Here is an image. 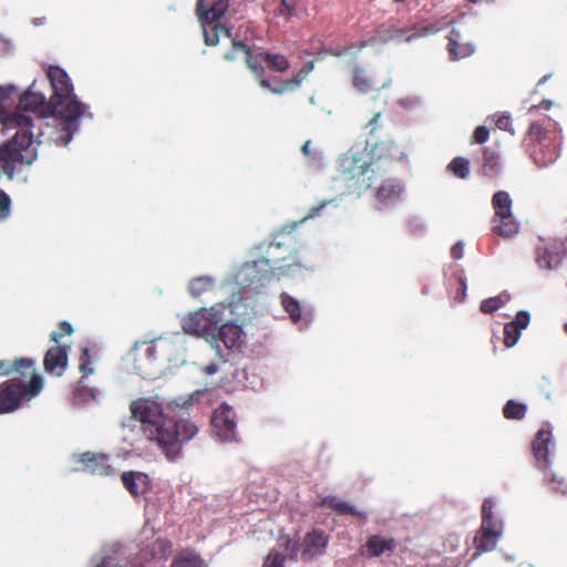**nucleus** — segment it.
I'll return each mask as SVG.
<instances>
[{
	"mask_svg": "<svg viewBox=\"0 0 567 567\" xmlns=\"http://www.w3.org/2000/svg\"><path fill=\"white\" fill-rule=\"evenodd\" d=\"M32 84L19 99L17 110L7 118V125L16 127L17 132L9 141L0 146V163L3 174L12 181L23 165H31L38 157L35 144L42 135L43 120L55 115L62 125L59 136L61 145L65 146L78 131V121L85 113V105L80 101H71L69 105L59 109L52 105V99L34 91Z\"/></svg>",
	"mask_w": 567,
	"mask_h": 567,
	"instance_id": "obj_1",
	"label": "nucleus"
},
{
	"mask_svg": "<svg viewBox=\"0 0 567 567\" xmlns=\"http://www.w3.org/2000/svg\"><path fill=\"white\" fill-rule=\"evenodd\" d=\"M130 412L132 419L141 423L145 436L156 444L169 462L182 458L183 445L199 432L198 425L189 419H165L163 404L152 398L133 400Z\"/></svg>",
	"mask_w": 567,
	"mask_h": 567,
	"instance_id": "obj_2",
	"label": "nucleus"
},
{
	"mask_svg": "<svg viewBox=\"0 0 567 567\" xmlns=\"http://www.w3.org/2000/svg\"><path fill=\"white\" fill-rule=\"evenodd\" d=\"M405 151L394 141L374 142L371 150L351 147L338 159V176L347 183L348 189L361 194L383 181L385 164L402 161Z\"/></svg>",
	"mask_w": 567,
	"mask_h": 567,
	"instance_id": "obj_3",
	"label": "nucleus"
},
{
	"mask_svg": "<svg viewBox=\"0 0 567 567\" xmlns=\"http://www.w3.org/2000/svg\"><path fill=\"white\" fill-rule=\"evenodd\" d=\"M296 244V237L290 231L276 234L267 246L266 256L252 261L249 266L254 272H260L254 276L257 281L269 282L276 274L295 276L303 269H310L308 262L298 256Z\"/></svg>",
	"mask_w": 567,
	"mask_h": 567,
	"instance_id": "obj_4",
	"label": "nucleus"
},
{
	"mask_svg": "<svg viewBox=\"0 0 567 567\" xmlns=\"http://www.w3.org/2000/svg\"><path fill=\"white\" fill-rule=\"evenodd\" d=\"M188 330L194 331L196 334H205L207 342L216 350V355L224 362L227 360L223 353L220 343L227 350L240 347L243 342V330L238 324L227 322L219 328L210 327V321L204 313H195L190 317L188 322Z\"/></svg>",
	"mask_w": 567,
	"mask_h": 567,
	"instance_id": "obj_5",
	"label": "nucleus"
},
{
	"mask_svg": "<svg viewBox=\"0 0 567 567\" xmlns=\"http://www.w3.org/2000/svg\"><path fill=\"white\" fill-rule=\"evenodd\" d=\"M28 378V382H24L25 378L16 377L0 383V414L12 413L23 400H32L40 394L43 389L42 377L35 371Z\"/></svg>",
	"mask_w": 567,
	"mask_h": 567,
	"instance_id": "obj_6",
	"label": "nucleus"
},
{
	"mask_svg": "<svg viewBox=\"0 0 567 567\" xmlns=\"http://www.w3.org/2000/svg\"><path fill=\"white\" fill-rule=\"evenodd\" d=\"M549 118L532 123L527 135L534 144L532 156L538 167H546L559 157L560 135L556 130H549Z\"/></svg>",
	"mask_w": 567,
	"mask_h": 567,
	"instance_id": "obj_7",
	"label": "nucleus"
},
{
	"mask_svg": "<svg viewBox=\"0 0 567 567\" xmlns=\"http://www.w3.org/2000/svg\"><path fill=\"white\" fill-rule=\"evenodd\" d=\"M214 434L225 443L238 442L237 414L234 408L227 403L218 405L210 417Z\"/></svg>",
	"mask_w": 567,
	"mask_h": 567,
	"instance_id": "obj_8",
	"label": "nucleus"
},
{
	"mask_svg": "<svg viewBox=\"0 0 567 567\" xmlns=\"http://www.w3.org/2000/svg\"><path fill=\"white\" fill-rule=\"evenodd\" d=\"M48 79L51 83L53 94L51 95L52 105L63 109L71 101H78L73 95V85L66 72L60 66H50L48 70Z\"/></svg>",
	"mask_w": 567,
	"mask_h": 567,
	"instance_id": "obj_9",
	"label": "nucleus"
},
{
	"mask_svg": "<svg viewBox=\"0 0 567 567\" xmlns=\"http://www.w3.org/2000/svg\"><path fill=\"white\" fill-rule=\"evenodd\" d=\"M246 56L247 68L256 75L259 81L265 75V68L260 64L258 56H255L251 48L241 40L231 39V48L223 54V59L227 62H233L237 59L239 53Z\"/></svg>",
	"mask_w": 567,
	"mask_h": 567,
	"instance_id": "obj_10",
	"label": "nucleus"
},
{
	"mask_svg": "<svg viewBox=\"0 0 567 567\" xmlns=\"http://www.w3.org/2000/svg\"><path fill=\"white\" fill-rule=\"evenodd\" d=\"M69 346L55 344L47 350L43 358L44 371L61 377L68 368Z\"/></svg>",
	"mask_w": 567,
	"mask_h": 567,
	"instance_id": "obj_11",
	"label": "nucleus"
},
{
	"mask_svg": "<svg viewBox=\"0 0 567 567\" xmlns=\"http://www.w3.org/2000/svg\"><path fill=\"white\" fill-rule=\"evenodd\" d=\"M553 433L549 429H540L532 443V450L535 458V466L539 471H547L549 461V444L551 443Z\"/></svg>",
	"mask_w": 567,
	"mask_h": 567,
	"instance_id": "obj_12",
	"label": "nucleus"
},
{
	"mask_svg": "<svg viewBox=\"0 0 567 567\" xmlns=\"http://www.w3.org/2000/svg\"><path fill=\"white\" fill-rule=\"evenodd\" d=\"M329 542L328 535L321 530L313 528L307 533L301 542V559L309 560L321 555Z\"/></svg>",
	"mask_w": 567,
	"mask_h": 567,
	"instance_id": "obj_13",
	"label": "nucleus"
},
{
	"mask_svg": "<svg viewBox=\"0 0 567 567\" xmlns=\"http://www.w3.org/2000/svg\"><path fill=\"white\" fill-rule=\"evenodd\" d=\"M80 462L83 465L82 470L92 475L109 476L114 473L106 454L85 452L81 454Z\"/></svg>",
	"mask_w": 567,
	"mask_h": 567,
	"instance_id": "obj_14",
	"label": "nucleus"
},
{
	"mask_svg": "<svg viewBox=\"0 0 567 567\" xmlns=\"http://www.w3.org/2000/svg\"><path fill=\"white\" fill-rule=\"evenodd\" d=\"M35 360L31 358H16L14 360H0V377L17 375L28 378L35 372Z\"/></svg>",
	"mask_w": 567,
	"mask_h": 567,
	"instance_id": "obj_15",
	"label": "nucleus"
},
{
	"mask_svg": "<svg viewBox=\"0 0 567 567\" xmlns=\"http://www.w3.org/2000/svg\"><path fill=\"white\" fill-rule=\"evenodd\" d=\"M121 481L126 491L134 497L145 495L151 489L150 476L143 472H123Z\"/></svg>",
	"mask_w": 567,
	"mask_h": 567,
	"instance_id": "obj_16",
	"label": "nucleus"
},
{
	"mask_svg": "<svg viewBox=\"0 0 567 567\" xmlns=\"http://www.w3.org/2000/svg\"><path fill=\"white\" fill-rule=\"evenodd\" d=\"M381 173H383V181H379L372 187L377 189V200L382 205H386L399 199L403 192V186L398 179H386V171H381Z\"/></svg>",
	"mask_w": 567,
	"mask_h": 567,
	"instance_id": "obj_17",
	"label": "nucleus"
},
{
	"mask_svg": "<svg viewBox=\"0 0 567 567\" xmlns=\"http://www.w3.org/2000/svg\"><path fill=\"white\" fill-rule=\"evenodd\" d=\"M229 7V0H217L209 8H206L205 0H197L196 14L202 24H212L220 22Z\"/></svg>",
	"mask_w": 567,
	"mask_h": 567,
	"instance_id": "obj_18",
	"label": "nucleus"
},
{
	"mask_svg": "<svg viewBox=\"0 0 567 567\" xmlns=\"http://www.w3.org/2000/svg\"><path fill=\"white\" fill-rule=\"evenodd\" d=\"M398 547V542L390 537L386 538L381 535H372L368 538L362 555L368 558L380 557L386 553H393Z\"/></svg>",
	"mask_w": 567,
	"mask_h": 567,
	"instance_id": "obj_19",
	"label": "nucleus"
},
{
	"mask_svg": "<svg viewBox=\"0 0 567 567\" xmlns=\"http://www.w3.org/2000/svg\"><path fill=\"white\" fill-rule=\"evenodd\" d=\"M386 39L398 43L411 42L423 35L432 34L435 32L434 28L431 27H413V28H388L385 30Z\"/></svg>",
	"mask_w": 567,
	"mask_h": 567,
	"instance_id": "obj_20",
	"label": "nucleus"
},
{
	"mask_svg": "<svg viewBox=\"0 0 567 567\" xmlns=\"http://www.w3.org/2000/svg\"><path fill=\"white\" fill-rule=\"evenodd\" d=\"M502 535L503 529L480 527L473 540L476 555L494 550Z\"/></svg>",
	"mask_w": 567,
	"mask_h": 567,
	"instance_id": "obj_21",
	"label": "nucleus"
},
{
	"mask_svg": "<svg viewBox=\"0 0 567 567\" xmlns=\"http://www.w3.org/2000/svg\"><path fill=\"white\" fill-rule=\"evenodd\" d=\"M308 75L309 73L301 68L292 78L281 81L279 85L276 86H272L265 75H262L259 80V85L264 89H268L274 94H284L285 92L298 89Z\"/></svg>",
	"mask_w": 567,
	"mask_h": 567,
	"instance_id": "obj_22",
	"label": "nucleus"
},
{
	"mask_svg": "<svg viewBox=\"0 0 567 567\" xmlns=\"http://www.w3.org/2000/svg\"><path fill=\"white\" fill-rule=\"evenodd\" d=\"M258 56L260 64L265 63V70L268 69L271 72L285 73L290 69V62L288 58L278 52H259L255 54Z\"/></svg>",
	"mask_w": 567,
	"mask_h": 567,
	"instance_id": "obj_23",
	"label": "nucleus"
},
{
	"mask_svg": "<svg viewBox=\"0 0 567 567\" xmlns=\"http://www.w3.org/2000/svg\"><path fill=\"white\" fill-rule=\"evenodd\" d=\"M202 25L204 30V41L207 45H217L221 37L231 39L230 27H227L220 22H212V24Z\"/></svg>",
	"mask_w": 567,
	"mask_h": 567,
	"instance_id": "obj_24",
	"label": "nucleus"
},
{
	"mask_svg": "<svg viewBox=\"0 0 567 567\" xmlns=\"http://www.w3.org/2000/svg\"><path fill=\"white\" fill-rule=\"evenodd\" d=\"M458 37H460V33L455 29H453L451 31L450 37H449L447 52H449L450 59L453 61L467 58L474 52V48L472 44L458 43V41H457Z\"/></svg>",
	"mask_w": 567,
	"mask_h": 567,
	"instance_id": "obj_25",
	"label": "nucleus"
},
{
	"mask_svg": "<svg viewBox=\"0 0 567 567\" xmlns=\"http://www.w3.org/2000/svg\"><path fill=\"white\" fill-rule=\"evenodd\" d=\"M492 205L495 213L493 218H509L513 216V200L507 192H496L492 197Z\"/></svg>",
	"mask_w": 567,
	"mask_h": 567,
	"instance_id": "obj_26",
	"label": "nucleus"
},
{
	"mask_svg": "<svg viewBox=\"0 0 567 567\" xmlns=\"http://www.w3.org/2000/svg\"><path fill=\"white\" fill-rule=\"evenodd\" d=\"M519 230V224L511 216L509 218H493L492 231L503 238H511Z\"/></svg>",
	"mask_w": 567,
	"mask_h": 567,
	"instance_id": "obj_27",
	"label": "nucleus"
},
{
	"mask_svg": "<svg viewBox=\"0 0 567 567\" xmlns=\"http://www.w3.org/2000/svg\"><path fill=\"white\" fill-rule=\"evenodd\" d=\"M319 505L322 507H329L340 515H352V516L360 515L354 506H352L349 503L338 498L337 496H332V495L324 496L320 501Z\"/></svg>",
	"mask_w": 567,
	"mask_h": 567,
	"instance_id": "obj_28",
	"label": "nucleus"
},
{
	"mask_svg": "<svg viewBox=\"0 0 567 567\" xmlns=\"http://www.w3.org/2000/svg\"><path fill=\"white\" fill-rule=\"evenodd\" d=\"M495 502L492 498H486L482 505V524L484 528L503 529V522L494 515Z\"/></svg>",
	"mask_w": 567,
	"mask_h": 567,
	"instance_id": "obj_29",
	"label": "nucleus"
},
{
	"mask_svg": "<svg viewBox=\"0 0 567 567\" xmlns=\"http://www.w3.org/2000/svg\"><path fill=\"white\" fill-rule=\"evenodd\" d=\"M353 87L360 93L367 94L374 87L372 78L362 68H354L351 76Z\"/></svg>",
	"mask_w": 567,
	"mask_h": 567,
	"instance_id": "obj_30",
	"label": "nucleus"
},
{
	"mask_svg": "<svg viewBox=\"0 0 567 567\" xmlns=\"http://www.w3.org/2000/svg\"><path fill=\"white\" fill-rule=\"evenodd\" d=\"M499 172V155L495 151L485 147L483 151L482 173L485 176L492 177Z\"/></svg>",
	"mask_w": 567,
	"mask_h": 567,
	"instance_id": "obj_31",
	"label": "nucleus"
},
{
	"mask_svg": "<svg viewBox=\"0 0 567 567\" xmlns=\"http://www.w3.org/2000/svg\"><path fill=\"white\" fill-rule=\"evenodd\" d=\"M214 288V279L208 276H200L194 278L188 284V292L193 297H199L205 292L213 290Z\"/></svg>",
	"mask_w": 567,
	"mask_h": 567,
	"instance_id": "obj_32",
	"label": "nucleus"
},
{
	"mask_svg": "<svg viewBox=\"0 0 567 567\" xmlns=\"http://www.w3.org/2000/svg\"><path fill=\"white\" fill-rule=\"evenodd\" d=\"M172 567H203V559L194 550H185L173 559Z\"/></svg>",
	"mask_w": 567,
	"mask_h": 567,
	"instance_id": "obj_33",
	"label": "nucleus"
},
{
	"mask_svg": "<svg viewBox=\"0 0 567 567\" xmlns=\"http://www.w3.org/2000/svg\"><path fill=\"white\" fill-rule=\"evenodd\" d=\"M280 300L290 319L293 322H298L301 319V308L299 301L286 292L280 295Z\"/></svg>",
	"mask_w": 567,
	"mask_h": 567,
	"instance_id": "obj_34",
	"label": "nucleus"
},
{
	"mask_svg": "<svg viewBox=\"0 0 567 567\" xmlns=\"http://www.w3.org/2000/svg\"><path fill=\"white\" fill-rule=\"evenodd\" d=\"M447 171L455 177L465 179L470 175V161L465 157H454L447 165Z\"/></svg>",
	"mask_w": 567,
	"mask_h": 567,
	"instance_id": "obj_35",
	"label": "nucleus"
},
{
	"mask_svg": "<svg viewBox=\"0 0 567 567\" xmlns=\"http://www.w3.org/2000/svg\"><path fill=\"white\" fill-rule=\"evenodd\" d=\"M527 406L524 403L508 400L503 408V415L507 420H522L525 417Z\"/></svg>",
	"mask_w": 567,
	"mask_h": 567,
	"instance_id": "obj_36",
	"label": "nucleus"
},
{
	"mask_svg": "<svg viewBox=\"0 0 567 567\" xmlns=\"http://www.w3.org/2000/svg\"><path fill=\"white\" fill-rule=\"evenodd\" d=\"M509 297L507 295H499L496 297L484 299L481 302L480 309L483 313L491 315L502 307L508 301Z\"/></svg>",
	"mask_w": 567,
	"mask_h": 567,
	"instance_id": "obj_37",
	"label": "nucleus"
},
{
	"mask_svg": "<svg viewBox=\"0 0 567 567\" xmlns=\"http://www.w3.org/2000/svg\"><path fill=\"white\" fill-rule=\"evenodd\" d=\"M99 392L95 388H89L84 384V380H80L73 391V398L76 402L85 403L89 400L96 399Z\"/></svg>",
	"mask_w": 567,
	"mask_h": 567,
	"instance_id": "obj_38",
	"label": "nucleus"
},
{
	"mask_svg": "<svg viewBox=\"0 0 567 567\" xmlns=\"http://www.w3.org/2000/svg\"><path fill=\"white\" fill-rule=\"evenodd\" d=\"M546 485L554 493L566 496L567 495V481L563 476H558L555 473H549L544 478Z\"/></svg>",
	"mask_w": 567,
	"mask_h": 567,
	"instance_id": "obj_39",
	"label": "nucleus"
},
{
	"mask_svg": "<svg viewBox=\"0 0 567 567\" xmlns=\"http://www.w3.org/2000/svg\"><path fill=\"white\" fill-rule=\"evenodd\" d=\"M299 12V2L298 0H280L279 7L277 9V14L282 16L286 21H290L292 18L297 17Z\"/></svg>",
	"mask_w": 567,
	"mask_h": 567,
	"instance_id": "obj_40",
	"label": "nucleus"
},
{
	"mask_svg": "<svg viewBox=\"0 0 567 567\" xmlns=\"http://www.w3.org/2000/svg\"><path fill=\"white\" fill-rule=\"evenodd\" d=\"M79 370L82 374L80 380H84L90 374L94 373L92 365L91 351L89 348H83L79 358Z\"/></svg>",
	"mask_w": 567,
	"mask_h": 567,
	"instance_id": "obj_41",
	"label": "nucleus"
},
{
	"mask_svg": "<svg viewBox=\"0 0 567 567\" xmlns=\"http://www.w3.org/2000/svg\"><path fill=\"white\" fill-rule=\"evenodd\" d=\"M522 331L514 323L507 322L504 326V344L506 348L514 347L520 338Z\"/></svg>",
	"mask_w": 567,
	"mask_h": 567,
	"instance_id": "obj_42",
	"label": "nucleus"
},
{
	"mask_svg": "<svg viewBox=\"0 0 567 567\" xmlns=\"http://www.w3.org/2000/svg\"><path fill=\"white\" fill-rule=\"evenodd\" d=\"M17 94V89L12 85L0 86V109L10 106V104L13 102V96Z\"/></svg>",
	"mask_w": 567,
	"mask_h": 567,
	"instance_id": "obj_43",
	"label": "nucleus"
},
{
	"mask_svg": "<svg viewBox=\"0 0 567 567\" xmlns=\"http://www.w3.org/2000/svg\"><path fill=\"white\" fill-rule=\"evenodd\" d=\"M72 333H73L72 326L68 321H61L59 323V330L51 332L50 339L55 344H59L62 337L70 336Z\"/></svg>",
	"mask_w": 567,
	"mask_h": 567,
	"instance_id": "obj_44",
	"label": "nucleus"
},
{
	"mask_svg": "<svg viewBox=\"0 0 567 567\" xmlns=\"http://www.w3.org/2000/svg\"><path fill=\"white\" fill-rule=\"evenodd\" d=\"M285 557L278 551H270L265 558L262 567H285Z\"/></svg>",
	"mask_w": 567,
	"mask_h": 567,
	"instance_id": "obj_45",
	"label": "nucleus"
},
{
	"mask_svg": "<svg viewBox=\"0 0 567 567\" xmlns=\"http://www.w3.org/2000/svg\"><path fill=\"white\" fill-rule=\"evenodd\" d=\"M11 199L9 195L0 189V219H4L10 215Z\"/></svg>",
	"mask_w": 567,
	"mask_h": 567,
	"instance_id": "obj_46",
	"label": "nucleus"
},
{
	"mask_svg": "<svg viewBox=\"0 0 567 567\" xmlns=\"http://www.w3.org/2000/svg\"><path fill=\"white\" fill-rule=\"evenodd\" d=\"M381 112H377L373 115V117L367 123L365 130L371 137L377 135L379 128H382L383 125L381 123Z\"/></svg>",
	"mask_w": 567,
	"mask_h": 567,
	"instance_id": "obj_47",
	"label": "nucleus"
},
{
	"mask_svg": "<svg viewBox=\"0 0 567 567\" xmlns=\"http://www.w3.org/2000/svg\"><path fill=\"white\" fill-rule=\"evenodd\" d=\"M285 549L288 551V557L290 559H297L298 554H301V543L291 538H287L285 543Z\"/></svg>",
	"mask_w": 567,
	"mask_h": 567,
	"instance_id": "obj_48",
	"label": "nucleus"
},
{
	"mask_svg": "<svg viewBox=\"0 0 567 567\" xmlns=\"http://www.w3.org/2000/svg\"><path fill=\"white\" fill-rule=\"evenodd\" d=\"M301 152L306 157H309L312 162H320L321 161V152L317 150H311V141L308 140L303 143L301 147Z\"/></svg>",
	"mask_w": 567,
	"mask_h": 567,
	"instance_id": "obj_49",
	"label": "nucleus"
},
{
	"mask_svg": "<svg viewBox=\"0 0 567 567\" xmlns=\"http://www.w3.org/2000/svg\"><path fill=\"white\" fill-rule=\"evenodd\" d=\"M529 321H530V316L527 311H518L516 313V317L513 321H511V323H514L515 327H517L520 331L525 328H527V326L529 324Z\"/></svg>",
	"mask_w": 567,
	"mask_h": 567,
	"instance_id": "obj_50",
	"label": "nucleus"
},
{
	"mask_svg": "<svg viewBox=\"0 0 567 567\" xmlns=\"http://www.w3.org/2000/svg\"><path fill=\"white\" fill-rule=\"evenodd\" d=\"M489 137V131L485 126H477L472 136V143L483 144Z\"/></svg>",
	"mask_w": 567,
	"mask_h": 567,
	"instance_id": "obj_51",
	"label": "nucleus"
},
{
	"mask_svg": "<svg viewBox=\"0 0 567 567\" xmlns=\"http://www.w3.org/2000/svg\"><path fill=\"white\" fill-rule=\"evenodd\" d=\"M494 122L499 130H508L512 124L511 117L505 114H496L494 116Z\"/></svg>",
	"mask_w": 567,
	"mask_h": 567,
	"instance_id": "obj_52",
	"label": "nucleus"
},
{
	"mask_svg": "<svg viewBox=\"0 0 567 567\" xmlns=\"http://www.w3.org/2000/svg\"><path fill=\"white\" fill-rule=\"evenodd\" d=\"M333 200H322L319 205L313 206L309 209L305 218H313L320 214V212Z\"/></svg>",
	"mask_w": 567,
	"mask_h": 567,
	"instance_id": "obj_53",
	"label": "nucleus"
},
{
	"mask_svg": "<svg viewBox=\"0 0 567 567\" xmlns=\"http://www.w3.org/2000/svg\"><path fill=\"white\" fill-rule=\"evenodd\" d=\"M95 567H122V566L117 563L115 557L106 556Z\"/></svg>",
	"mask_w": 567,
	"mask_h": 567,
	"instance_id": "obj_54",
	"label": "nucleus"
},
{
	"mask_svg": "<svg viewBox=\"0 0 567 567\" xmlns=\"http://www.w3.org/2000/svg\"><path fill=\"white\" fill-rule=\"evenodd\" d=\"M156 352L157 348L154 342L146 343L144 353L147 357V359H150L151 361L156 360Z\"/></svg>",
	"mask_w": 567,
	"mask_h": 567,
	"instance_id": "obj_55",
	"label": "nucleus"
},
{
	"mask_svg": "<svg viewBox=\"0 0 567 567\" xmlns=\"http://www.w3.org/2000/svg\"><path fill=\"white\" fill-rule=\"evenodd\" d=\"M451 257L453 259H461L463 257V245L461 243H456L451 248Z\"/></svg>",
	"mask_w": 567,
	"mask_h": 567,
	"instance_id": "obj_56",
	"label": "nucleus"
},
{
	"mask_svg": "<svg viewBox=\"0 0 567 567\" xmlns=\"http://www.w3.org/2000/svg\"><path fill=\"white\" fill-rule=\"evenodd\" d=\"M202 371L207 375H212L218 371V365L216 363H210V364L205 365L202 369Z\"/></svg>",
	"mask_w": 567,
	"mask_h": 567,
	"instance_id": "obj_57",
	"label": "nucleus"
},
{
	"mask_svg": "<svg viewBox=\"0 0 567 567\" xmlns=\"http://www.w3.org/2000/svg\"><path fill=\"white\" fill-rule=\"evenodd\" d=\"M302 69H303L305 71H307V73H309V74H310V73L313 71V69H315V62H313V61H309V62H307V63L302 66Z\"/></svg>",
	"mask_w": 567,
	"mask_h": 567,
	"instance_id": "obj_58",
	"label": "nucleus"
},
{
	"mask_svg": "<svg viewBox=\"0 0 567 567\" xmlns=\"http://www.w3.org/2000/svg\"><path fill=\"white\" fill-rule=\"evenodd\" d=\"M365 45H367V42H365V41H362V42H360V43H359L358 49H362V48H364Z\"/></svg>",
	"mask_w": 567,
	"mask_h": 567,
	"instance_id": "obj_59",
	"label": "nucleus"
},
{
	"mask_svg": "<svg viewBox=\"0 0 567 567\" xmlns=\"http://www.w3.org/2000/svg\"><path fill=\"white\" fill-rule=\"evenodd\" d=\"M309 101H310V103H311V104H316V99H315V96H313V95L310 97V100H309Z\"/></svg>",
	"mask_w": 567,
	"mask_h": 567,
	"instance_id": "obj_60",
	"label": "nucleus"
},
{
	"mask_svg": "<svg viewBox=\"0 0 567 567\" xmlns=\"http://www.w3.org/2000/svg\"><path fill=\"white\" fill-rule=\"evenodd\" d=\"M471 3H477L480 0H467Z\"/></svg>",
	"mask_w": 567,
	"mask_h": 567,
	"instance_id": "obj_61",
	"label": "nucleus"
},
{
	"mask_svg": "<svg viewBox=\"0 0 567 567\" xmlns=\"http://www.w3.org/2000/svg\"><path fill=\"white\" fill-rule=\"evenodd\" d=\"M394 2H403L404 0H393Z\"/></svg>",
	"mask_w": 567,
	"mask_h": 567,
	"instance_id": "obj_62",
	"label": "nucleus"
},
{
	"mask_svg": "<svg viewBox=\"0 0 567 567\" xmlns=\"http://www.w3.org/2000/svg\"><path fill=\"white\" fill-rule=\"evenodd\" d=\"M565 330H566V332H567V323H566V326H565Z\"/></svg>",
	"mask_w": 567,
	"mask_h": 567,
	"instance_id": "obj_63",
	"label": "nucleus"
}]
</instances>
